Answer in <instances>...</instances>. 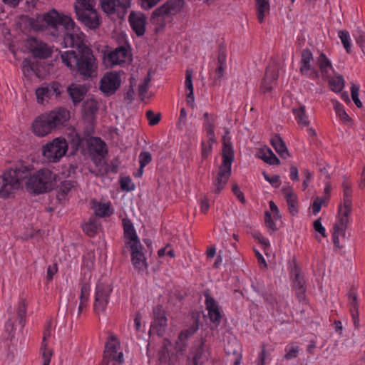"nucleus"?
Instances as JSON below:
<instances>
[{"label": "nucleus", "mask_w": 365, "mask_h": 365, "mask_svg": "<svg viewBox=\"0 0 365 365\" xmlns=\"http://www.w3.org/2000/svg\"><path fill=\"white\" fill-rule=\"evenodd\" d=\"M59 53L62 62L75 76H79L83 80L91 79L97 76L98 61L90 47Z\"/></svg>", "instance_id": "obj_1"}, {"label": "nucleus", "mask_w": 365, "mask_h": 365, "mask_svg": "<svg viewBox=\"0 0 365 365\" xmlns=\"http://www.w3.org/2000/svg\"><path fill=\"white\" fill-rule=\"evenodd\" d=\"M29 175V167L27 165H20L6 169L0 175V198L13 197Z\"/></svg>", "instance_id": "obj_2"}, {"label": "nucleus", "mask_w": 365, "mask_h": 365, "mask_svg": "<svg viewBox=\"0 0 365 365\" xmlns=\"http://www.w3.org/2000/svg\"><path fill=\"white\" fill-rule=\"evenodd\" d=\"M70 118V112L58 108L48 113L41 114L33 123L34 133L38 136H45L56 129H60Z\"/></svg>", "instance_id": "obj_3"}, {"label": "nucleus", "mask_w": 365, "mask_h": 365, "mask_svg": "<svg viewBox=\"0 0 365 365\" xmlns=\"http://www.w3.org/2000/svg\"><path fill=\"white\" fill-rule=\"evenodd\" d=\"M30 175L25 183L28 192L35 195L48 192L56 185L58 175L49 169H40L34 175H31V169L29 168Z\"/></svg>", "instance_id": "obj_4"}, {"label": "nucleus", "mask_w": 365, "mask_h": 365, "mask_svg": "<svg viewBox=\"0 0 365 365\" xmlns=\"http://www.w3.org/2000/svg\"><path fill=\"white\" fill-rule=\"evenodd\" d=\"M222 158V163L219 167V171L213 182L215 194H219L224 189L232 173L231 165L234 160V150L230 139H226L225 135L223 136Z\"/></svg>", "instance_id": "obj_5"}, {"label": "nucleus", "mask_w": 365, "mask_h": 365, "mask_svg": "<svg viewBox=\"0 0 365 365\" xmlns=\"http://www.w3.org/2000/svg\"><path fill=\"white\" fill-rule=\"evenodd\" d=\"M199 329V317H192V324L186 329L180 331L178 341L175 343V349L176 352H182L185 350L187 344L185 341L192 336ZM160 360L162 363L168 365H174L178 360V353L169 351L165 348L160 352Z\"/></svg>", "instance_id": "obj_6"}, {"label": "nucleus", "mask_w": 365, "mask_h": 365, "mask_svg": "<svg viewBox=\"0 0 365 365\" xmlns=\"http://www.w3.org/2000/svg\"><path fill=\"white\" fill-rule=\"evenodd\" d=\"M93 133V128L84 130L83 135L76 133L71 140V145L73 149L71 152L72 155H74L78 148L83 147L85 144L91 153H95L103 157L108 153L106 143L98 137H91Z\"/></svg>", "instance_id": "obj_7"}, {"label": "nucleus", "mask_w": 365, "mask_h": 365, "mask_svg": "<svg viewBox=\"0 0 365 365\" xmlns=\"http://www.w3.org/2000/svg\"><path fill=\"white\" fill-rule=\"evenodd\" d=\"M185 5V0H168L153 11L150 21L153 24H159V17L174 16L182 11Z\"/></svg>", "instance_id": "obj_8"}, {"label": "nucleus", "mask_w": 365, "mask_h": 365, "mask_svg": "<svg viewBox=\"0 0 365 365\" xmlns=\"http://www.w3.org/2000/svg\"><path fill=\"white\" fill-rule=\"evenodd\" d=\"M68 144L65 139L55 138L43 146L42 154L50 163H56L66 154Z\"/></svg>", "instance_id": "obj_9"}, {"label": "nucleus", "mask_w": 365, "mask_h": 365, "mask_svg": "<svg viewBox=\"0 0 365 365\" xmlns=\"http://www.w3.org/2000/svg\"><path fill=\"white\" fill-rule=\"evenodd\" d=\"M66 32L63 36L61 44L64 48H76V51L81 50L83 47H88L84 43L85 34L74 23L73 26H66Z\"/></svg>", "instance_id": "obj_10"}, {"label": "nucleus", "mask_w": 365, "mask_h": 365, "mask_svg": "<svg viewBox=\"0 0 365 365\" xmlns=\"http://www.w3.org/2000/svg\"><path fill=\"white\" fill-rule=\"evenodd\" d=\"M42 16L46 29H57L59 26H62L63 28L66 26L73 27L74 26V21L70 16L61 14L55 9L44 13Z\"/></svg>", "instance_id": "obj_11"}, {"label": "nucleus", "mask_w": 365, "mask_h": 365, "mask_svg": "<svg viewBox=\"0 0 365 365\" xmlns=\"http://www.w3.org/2000/svg\"><path fill=\"white\" fill-rule=\"evenodd\" d=\"M77 20L88 29L96 31L99 29L102 24L100 14L96 9L83 11L78 9L76 13Z\"/></svg>", "instance_id": "obj_12"}, {"label": "nucleus", "mask_w": 365, "mask_h": 365, "mask_svg": "<svg viewBox=\"0 0 365 365\" xmlns=\"http://www.w3.org/2000/svg\"><path fill=\"white\" fill-rule=\"evenodd\" d=\"M121 83L120 76L117 71L107 72L100 81V90L107 96L115 93Z\"/></svg>", "instance_id": "obj_13"}, {"label": "nucleus", "mask_w": 365, "mask_h": 365, "mask_svg": "<svg viewBox=\"0 0 365 365\" xmlns=\"http://www.w3.org/2000/svg\"><path fill=\"white\" fill-rule=\"evenodd\" d=\"M27 46L35 58L46 59L51 56L52 49L44 42L36 37L30 36L27 39Z\"/></svg>", "instance_id": "obj_14"}, {"label": "nucleus", "mask_w": 365, "mask_h": 365, "mask_svg": "<svg viewBox=\"0 0 365 365\" xmlns=\"http://www.w3.org/2000/svg\"><path fill=\"white\" fill-rule=\"evenodd\" d=\"M96 289L93 308L95 312L98 313L105 310L112 292V288L109 284L100 282L96 285Z\"/></svg>", "instance_id": "obj_15"}, {"label": "nucleus", "mask_w": 365, "mask_h": 365, "mask_svg": "<svg viewBox=\"0 0 365 365\" xmlns=\"http://www.w3.org/2000/svg\"><path fill=\"white\" fill-rule=\"evenodd\" d=\"M128 21L137 36H143L145 33L147 16L142 12L132 11L128 16Z\"/></svg>", "instance_id": "obj_16"}, {"label": "nucleus", "mask_w": 365, "mask_h": 365, "mask_svg": "<svg viewBox=\"0 0 365 365\" xmlns=\"http://www.w3.org/2000/svg\"><path fill=\"white\" fill-rule=\"evenodd\" d=\"M344 181L342 182L343 194H344V207L341 205L339 207V212L340 217L349 218L351 212V183L348 180L346 176H344Z\"/></svg>", "instance_id": "obj_17"}, {"label": "nucleus", "mask_w": 365, "mask_h": 365, "mask_svg": "<svg viewBox=\"0 0 365 365\" xmlns=\"http://www.w3.org/2000/svg\"><path fill=\"white\" fill-rule=\"evenodd\" d=\"M122 222L123 227V237L125 245L129 248L134 245L140 247L141 242L131 220L128 218H124L123 219Z\"/></svg>", "instance_id": "obj_18"}, {"label": "nucleus", "mask_w": 365, "mask_h": 365, "mask_svg": "<svg viewBox=\"0 0 365 365\" xmlns=\"http://www.w3.org/2000/svg\"><path fill=\"white\" fill-rule=\"evenodd\" d=\"M292 275L293 277V287L296 292V296L299 302L304 301L306 299V287L305 280L301 274V269L295 265L292 269Z\"/></svg>", "instance_id": "obj_19"}, {"label": "nucleus", "mask_w": 365, "mask_h": 365, "mask_svg": "<svg viewBox=\"0 0 365 365\" xmlns=\"http://www.w3.org/2000/svg\"><path fill=\"white\" fill-rule=\"evenodd\" d=\"M153 322L150 325V328L155 330L159 336H162L167 326V318L165 317V311L163 310L161 306L154 307L153 311Z\"/></svg>", "instance_id": "obj_20"}, {"label": "nucleus", "mask_w": 365, "mask_h": 365, "mask_svg": "<svg viewBox=\"0 0 365 365\" xmlns=\"http://www.w3.org/2000/svg\"><path fill=\"white\" fill-rule=\"evenodd\" d=\"M279 73L276 68L268 66L260 86V92L267 94L272 91L273 84L276 83Z\"/></svg>", "instance_id": "obj_21"}, {"label": "nucleus", "mask_w": 365, "mask_h": 365, "mask_svg": "<svg viewBox=\"0 0 365 365\" xmlns=\"http://www.w3.org/2000/svg\"><path fill=\"white\" fill-rule=\"evenodd\" d=\"M130 254H131V262L134 267L140 271L146 269L147 263L144 253L143 252V246L140 245V247L136 245L131 246Z\"/></svg>", "instance_id": "obj_22"}, {"label": "nucleus", "mask_w": 365, "mask_h": 365, "mask_svg": "<svg viewBox=\"0 0 365 365\" xmlns=\"http://www.w3.org/2000/svg\"><path fill=\"white\" fill-rule=\"evenodd\" d=\"M349 222V218L339 217L337 222L334 224L333 230V242L335 247L341 248L342 246L339 245V235L342 236L345 235L346 230Z\"/></svg>", "instance_id": "obj_23"}, {"label": "nucleus", "mask_w": 365, "mask_h": 365, "mask_svg": "<svg viewBox=\"0 0 365 365\" xmlns=\"http://www.w3.org/2000/svg\"><path fill=\"white\" fill-rule=\"evenodd\" d=\"M282 192L285 195L289 212L292 215H297L299 212L297 196L294 193L292 187H283Z\"/></svg>", "instance_id": "obj_24"}, {"label": "nucleus", "mask_w": 365, "mask_h": 365, "mask_svg": "<svg viewBox=\"0 0 365 365\" xmlns=\"http://www.w3.org/2000/svg\"><path fill=\"white\" fill-rule=\"evenodd\" d=\"M98 109V103L93 98L87 99L82 105L83 116L91 120L96 119V115Z\"/></svg>", "instance_id": "obj_25"}, {"label": "nucleus", "mask_w": 365, "mask_h": 365, "mask_svg": "<svg viewBox=\"0 0 365 365\" xmlns=\"http://www.w3.org/2000/svg\"><path fill=\"white\" fill-rule=\"evenodd\" d=\"M270 142L271 145L282 158L287 159L289 157L290 155L286 144L279 134H275Z\"/></svg>", "instance_id": "obj_26"}, {"label": "nucleus", "mask_w": 365, "mask_h": 365, "mask_svg": "<svg viewBox=\"0 0 365 365\" xmlns=\"http://www.w3.org/2000/svg\"><path fill=\"white\" fill-rule=\"evenodd\" d=\"M129 50H130V46L127 47L125 45H119V46L110 53L108 57L113 63L123 62L128 54Z\"/></svg>", "instance_id": "obj_27"}, {"label": "nucleus", "mask_w": 365, "mask_h": 365, "mask_svg": "<svg viewBox=\"0 0 365 365\" xmlns=\"http://www.w3.org/2000/svg\"><path fill=\"white\" fill-rule=\"evenodd\" d=\"M21 20L23 23L28 25L34 31H45L46 29L42 16L39 15L36 19H34L26 15H22L21 16Z\"/></svg>", "instance_id": "obj_28"}, {"label": "nucleus", "mask_w": 365, "mask_h": 365, "mask_svg": "<svg viewBox=\"0 0 365 365\" xmlns=\"http://www.w3.org/2000/svg\"><path fill=\"white\" fill-rule=\"evenodd\" d=\"M67 91L74 105L81 102L86 93V91L83 86L73 83L68 87Z\"/></svg>", "instance_id": "obj_29"}, {"label": "nucleus", "mask_w": 365, "mask_h": 365, "mask_svg": "<svg viewBox=\"0 0 365 365\" xmlns=\"http://www.w3.org/2000/svg\"><path fill=\"white\" fill-rule=\"evenodd\" d=\"M109 339L111 342L108 341L105 344V351L106 354H108V356L110 360L115 361L116 356H118V350L120 347V344L117 341V338L114 335H111L109 337Z\"/></svg>", "instance_id": "obj_30"}, {"label": "nucleus", "mask_w": 365, "mask_h": 365, "mask_svg": "<svg viewBox=\"0 0 365 365\" xmlns=\"http://www.w3.org/2000/svg\"><path fill=\"white\" fill-rule=\"evenodd\" d=\"M257 156L269 165H279L281 163L279 159L268 147L260 149Z\"/></svg>", "instance_id": "obj_31"}, {"label": "nucleus", "mask_w": 365, "mask_h": 365, "mask_svg": "<svg viewBox=\"0 0 365 365\" xmlns=\"http://www.w3.org/2000/svg\"><path fill=\"white\" fill-rule=\"evenodd\" d=\"M313 60V54L310 49L306 48L301 53L300 73L306 75L308 71L312 69L311 61Z\"/></svg>", "instance_id": "obj_32"}, {"label": "nucleus", "mask_w": 365, "mask_h": 365, "mask_svg": "<svg viewBox=\"0 0 365 365\" xmlns=\"http://www.w3.org/2000/svg\"><path fill=\"white\" fill-rule=\"evenodd\" d=\"M317 63L319 65L322 78L324 79L329 78V70L332 69V65L331 61L324 53H322L317 58Z\"/></svg>", "instance_id": "obj_33"}, {"label": "nucleus", "mask_w": 365, "mask_h": 365, "mask_svg": "<svg viewBox=\"0 0 365 365\" xmlns=\"http://www.w3.org/2000/svg\"><path fill=\"white\" fill-rule=\"evenodd\" d=\"M257 19L259 23H263L267 14L269 13V0H255Z\"/></svg>", "instance_id": "obj_34"}, {"label": "nucleus", "mask_w": 365, "mask_h": 365, "mask_svg": "<svg viewBox=\"0 0 365 365\" xmlns=\"http://www.w3.org/2000/svg\"><path fill=\"white\" fill-rule=\"evenodd\" d=\"M93 208L96 216L100 217H110L113 210L110 208V203L94 202Z\"/></svg>", "instance_id": "obj_35"}, {"label": "nucleus", "mask_w": 365, "mask_h": 365, "mask_svg": "<svg viewBox=\"0 0 365 365\" xmlns=\"http://www.w3.org/2000/svg\"><path fill=\"white\" fill-rule=\"evenodd\" d=\"M102 10L107 14H115L117 8L122 4L120 0H100Z\"/></svg>", "instance_id": "obj_36"}, {"label": "nucleus", "mask_w": 365, "mask_h": 365, "mask_svg": "<svg viewBox=\"0 0 365 365\" xmlns=\"http://www.w3.org/2000/svg\"><path fill=\"white\" fill-rule=\"evenodd\" d=\"M204 346L205 340L201 339L200 344L195 349V351L192 352V359L188 358L187 362H190V364L195 363V365H198V364L203 363L202 356L204 352Z\"/></svg>", "instance_id": "obj_37"}, {"label": "nucleus", "mask_w": 365, "mask_h": 365, "mask_svg": "<svg viewBox=\"0 0 365 365\" xmlns=\"http://www.w3.org/2000/svg\"><path fill=\"white\" fill-rule=\"evenodd\" d=\"M292 113L295 115V118L299 124L304 126H308L310 123L308 116L306 114L305 106L302 105L298 108H292Z\"/></svg>", "instance_id": "obj_38"}, {"label": "nucleus", "mask_w": 365, "mask_h": 365, "mask_svg": "<svg viewBox=\"0 0 365 365\" xmlns=\"http://www.w3.org/2000/svg\"><path fill=\"white\" fill-rule=\"evenodd\" d=\"M100 226L101 225L96 217L91 218L88 222L83 225V230L89 237H94Z\"/></svg>", "instance_id": "obj_39"}, {"label": "nucleus", "mask_w": 365, "mask_h": 365, "mask_svg": "<svg viewBox=\"0 0 365 365\" xmlns=\"http://www.w3.org/2000/svg\"><path fill=\"white\" fill-rule=\"evenodd\" d=\"M344 79L341 75L329 79V88L335 93H340L344 88Z\"/></svg>", "instance_id": "obj_40"}, {"label": "nucleus", "mask_w": 365, "mask_h": 365, "mask_svg": "<svg viewBox=\"0 0 365 365\" xmlns=\"http://www.w3.org/2000/svg\"><path fill=\"white\" fill-rule=\"evenodd\" d=\"M46 88H48V99H51L53 96L58 98L61 96V93L63 92L62 85L57 81H53L46 85Z\"/></svg>", "instance_id": "obj_41"}, {"label": "nucleus", "mask_w": 365, "mask_h": 365, "mask_svg": "<svg viewBox=\"0 0 365 365\" xmlns=\"http://www.w3.org/2000/svg\"><path fill=\"white\" fill-rule=\"evenodd\" d=\"M96 4V0H76L74 4L75 13H77L78 9H82L83 11L95 9Z\"/></svg>", "instance_id": "obj_42"}, {"label": "nucleus", "mask_w": 365, "mask_h": 365, "mask_svg": "<svg viewBox=\"0 0 365 365\" xmlns=\"http://www.w3.org/2000/svg\"><path fill=\"white\" fill-rule=\"evenodd\" d=\"M334 107L336 115L344 123L352 121V119L349 116V115L345 111L344 106L339 102L335 101L334 103Z\"/></svg>", "instance_id": "obj_43"}, {"label": "nucleus", "mask_w": 365, "mask_h": 365, "mask_svg": "<svg viewBox=\"0 0 365 365\" xmlns=\"http://www.w3.org/2000/svg\"><path fill=\"white\" fill-rule=\"evenodd\" d=\"M74 187V182L71 180H66L62 182L58 186L57 197H64L66 195L71 189Z\"/></svg>", "instance_id": "obj_44"}, {"label": "nucleus", "mask_w": 365, "mask_h": 365, "mask_svg": "<svg viewBox=\"0 0 365 365\" xmlns=\"http://www.w3.org/2000/svg\"><path fill=\"white\" fill-rule=\"evenodd\" d=\"M286 354L284 358L287 360H291L298 356L299 352V347L294 344H290L285 349Z\"/></svg>", "instance_id": "obj_45"}, {"label": "nucleus", "mask_w": 365, "mask_h": 365, "mask_svg": "<svg viewBox=\"0 0 365 365\" xmlns=\"http://www.w3.org/2000/svg\"><path fill=\"white\" fill-rule=\"evenodd\" d=\"M18 319L19 324L24 327L26 322V306L24 300H21L19 303V307L17 311Z\"/></svg>", "instance_id": "obj_46"}, {"label": "nucleus", "mask_w": 365, "mask_h": 365, "mask_svg": "<svg viewBox=\"0 0 365 365\" xmlns=\"http://www.w3.org/2000/svg\"><path fill=\"white\" fill-rule=\"evenodd\" d=\"M339 37L340 38L344 48L348 53L351 51V44L349 42V34L346 30H341L339 31Z\"/></svg>", "instance_id": "obj_47"}, {"label": "nucleus", "mask_w": 365, "mask_h": 365, "mask_svg": "<svg viewBox=\"0 0 365 365\" xmlns=\"http://www.w3.org/2000/svg\"><path fill=\"white\" fill-rule=\"evenodd\" d=\"M359 86H356L354 83L351 84V95L353 101L357 108L362 107V103L359 98Z\"/></svg>", "instance_id": "obj_48"}, {"label": "nucleus", "mask_w": 365, "mask_h": 365, "mask_svg": "<svg viewBox=\"0 0 365 365\" xmlns=\"http://www.w3.org/2000/svg\"><path fill=\"white\" fill-rule=\"evenodd\" d=\"M146 117L149 121V125L153 126L160 122L161 119V114L160 113L155 114L153 110H149L146 112Z\"/></svg>", "instance_id": "obj_49"}, {"label": "nucleus", "mask_w": 365, "mask_h": 365, "mask_svg": "<svg viewBox=\"0 0 365 365\" xmlns=\"http://www.w3.org/2000/svg\"><path fill=\"white\" fill-rule=\"evenodd\" d=\"M134 78L133 77H131L130 78V86H129V89L128 90L127 92H125L124 93V101L127 103V104H130L132 103V102L134 100V90H133V81H134Z\"/></svg>", "instance_id": "obj_50"}, {"label": "nucleus", "mask_w": 365, "mask_h": 365, "mask_svg": "<svg viewBox=\"0 0 365 365\" xmlns=\"http://www.w3.org/2000/svg\"><path fill=\"white\" fill-rule=\"evenodd\" d=\"M120 187L125 191H132L135 189V185L132 182L130 177H123L120 181Z\"/></svg>", "instance_id": "obj_51"}, {"label": "nucleus", "mask_w": 365, "mask_h": 365, "mask_svg": "<svg viewBox=\"0 0 365 365\" xmlns=\"http://www.w3.org/2000/svg\"><path fill=\"white\" fill-rule=\"evenodd\" d=\"M204 295L205 297L206 308L208 310V312H210V309H219L215 300L209 294L208 292H205L204 293Z\"/></svg>", "instance_id": "obj_52"}, {"label": "nucleus", "mask_w": 365, "mask_h": 365, "mask_svg": "<svg viewBox=\"0 0 365 365\" xmlns=\"http://www.w3.org/2000/svg\"><path fill=\"white\" fill-rule=\"evenodd\" d=\"M204 295L205 297L206 308L208 310V312H210V309H219L215 300L209 294L208 292H205L204 293Z\"/></svg>", "instance_id": "obj_53"}, {"label": "nucleus", "mask_w": 365, "mask_h": 365, "mask_svg": "<svg viewBox=\"0 0 365 365\" xmlns=\"http://www.w3.org/2000/svg\"><path fill=\"white\" fill-rule=\"evenodd\" d=\"M130 0H127L126 3H122L120 6H119V9L117 8L116 14L118 15V19L120 20H124L125 16L127 14V9L130 6Z\"/></svg>", "instance_id": "obj_54"}, {"label": "nucleus", "mask_w": 365, "mask_h": 365, "mask_svg": "<svg viewBox=\"0 0 365 365\" xmlns=\"http://www.w3.org/2000/svg\"><path fill=\"white\" fill-rule=\"evenodd\" d=\"M36 95L37 98V102L38 103L43 104L44 98H48V88L44 87L38 88L36 90Z\"/></svg>", "instance_id": "obj_55"}, {"label": "nucleus", "mask_w": 365, "mask_h": 365, "mask_svg": "<svg viewBox=\"0 0 365 365\" xmlns=\"http://www.w3.org/2000/svg\"><path fill=\"white\" fill-rule=\"evenodd\" d=\"M90 287L87 284H83L81 288L80 302L87 304L89 298Z\"/></svg>", "instance_id": "obj_56"}, {"label": "nucleus", "mask_w": 365, "mask_h": 365, "mask_svg": "<svg viewBox=\"0 0 365 365\" xmlns=\"http://www.w3.org/2000/svg\"><path fill=\"white\" fill-rule=\"evenodd\" d=\"M152 160V155L148 151H143L139 155V162L140 165L143 166H146L148 165Z\"/></svg>", "instance_id": "obj_57"}, {"label": "nucleus", "mask_w": 365, "mask_h": 365, "mask_svg": "<svg viewBox=\"0 0 365 365\" xmlns=\"http://www.w3.org/2000/svg\"><path fill=\"white\" fill-rule=\"evenodd\" d=\"M264 222L267 228L272 231L277 230V227L272 218L271 213L269 211H266L264 213Z\"/></svg>", "instance_id": "obj_58"}, {"label": "nucleus", "mask_w": 365, "mask_h": 365, "mask_svg": "<svg viewBox=\"0 0 365 365\" xmlns=\"http://www.w3.org/2000/svg\"><path fill=\"white\" fill-rule=\"evenodd\" d=\"M22 65L24 72L31 71L35 73H37V65L34 62H31L30 60L25 58L22 62Z\"/></svg>", "instance_id": "obj_59"}, {"label": "nucleus", "mask_w": 365, "mask_h": 365, "mask_svg": "<svg viewBox=\"0 0 365 365\" xmlns=\"http://www.w3.org/2000/svg\"><path fill=\"white\" fill-rule=\"evenodd\" d=\"M225 69V64H218L217 67L215 69V76L214 78V83L217 84V81H220V80L224 76Z\"/></svg>", "instance_id": "obj_60"}, {"label": "nucleus", "mask_w": 365, "mask_h": 365, "mask_svg": "<svg viewBox=\"0 0 365 365\" xmlns=\"http://www.w3.org/2000/svg\"><path fill=\"white\" fill-rule=\"evenodd\" d=\"M232 191L234 193V195L237 197V199L242 203H246V200L244 196L243 192L240 190L239 186L237 184H233L232 187Z\"/></svg>", "instance_id": "obj_61"}, {"label": "nucleus", "mask_w": 365, "mask_h": 365, "mask_svg": "<svg viewBox=\"0 0 365 365\" xmlns=\"http://www.w3.org/2000/svg\"><path fill=\"white\" fill-rule=\"evenodd\" d=\"M204 117V125L206 128L215 127V116L214 115H210L205 112L203 115Z\"/></svg>", "instance_id": "obj_62"}, {"label": "nucleus", "mask_w": 365, "mask_h": 365, "mask_svg": "<svg viewBox=\"0 0 365 365\" xmlns=\"http://www.w3.org/2000/svg\"><path fill=\"white\" fill-rule=\"evenodd\" d=\"M325 202V200L319 197H317L312 203V212L314 215H317L320 212L322 205Z\"/></svg>", "instance_id": "obj_63"}, {"label": "nucleus", "mask_w": 365, "mask_h": 365, "mask_svg": "<svg viewBox=\"0 0 365 365\" xmlns=\"http://www.w3.org/2000/svg\"><path fill=\"white\" fill-rule=\"evenodd\" d=\"M208 314L211 322L213 323H217V324H220L221 321V314L219 309H210Z\"/></svg>", "instance_id": "obj_64"}]
</instances>
